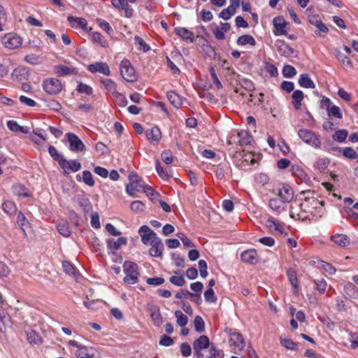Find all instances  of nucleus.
<instances>
[{"label": "nucleus", "mask_w": 358, "mask_h": 358, "mask_svg": "<svg viewBox=\"0 0 358 358\" xmlns=\"http://www.w3.org/2000/svg\"><path fill=\"white\" fill-rule=\"evenodd\" d=\"M236 10L228 6L227 8L223 9L219 14V17L224 20H227L231 17Z\"/></svg>", "instance_id": "obj_47"}, {"label": "nucleus", "mask_w": 358, "mask_h": 358, "mask_svg": "<svg viewBox=\"0 0 358 358\" xmlns=\"http://www.w3.org/2000/svg\"><path fill=\"white\" fill-rule=\"evenodd\" d=\"M315 289L320 293L324 294L327 288V282L324 280H315Z\"/></svg>", "instance_id": "obj_58"}, {"label": "nucleus", "mask_w": 358, "mask_h": 358, "mask_svg": "<svg viewBox=\"0 0 358 358\" xmlns=\"http://www.w3.org/2000/svg\"><path fill=\"white\" fill-rule=\"evenodd\" d=\"M236 138H238L237 142L241 146L249 145L252 140V136L245 130L238 132Z\"/></svg>", "instance_id": "obj_32"}, {"label": "nucleus", "mask_w": 358, "mask_h": 358, "mask_svg": "<svg viewBox=\"0 0 358 358\" xmlns=\"http://www.w3.org/2000/svg\"><path fill=\"white\" fill-rule=\"evenodd\" d=\"M120 74L124 80L127 82H134L137 79L134 68L131 66V62L127 59H124L120 65Z\"/></svg>", "instance_id": "obj_4"}, {"label": "nucleus", "mask_w": 358, "mask_h": 358, "mask_svg": "<svg viewBox=\"0 0 358 358\" xmlns=\"http://www.w3.org/2000/svg\"><path fill=\"white\" fill-rule=\"evenodd\" d=\"M280 344L285 347L286 349L296 350H297V344L294 342L290 338H280Z\"/></svg>", "instance_id": "obj_39"}, {"label": "nucleus", "mask_w": 358, "mask_h": 358, "mask_svg": "<svg viewBox=\"0 0 358 358\" xmlns=\"http://www.w3.org/2000/svg\"><path fill=\"white\" fill-rule=\"evenodd\" d=\"M282 73L284 77L290 78L296 76L297 71L294 66L287 64L284 66Z\"/></svg>", "instance_id": "obj_41"}, {"label": "nucleus", "mask_w": 358, "mask_h": 358, "mask_svg": "<svg viewBox=\"0 0 358 358\" xmlns=\"http://www.w3.org/2000/svg\"><path fill=\"white\" fill-rule=\"evenodd\" d=\"M264 68L266 72L268 73L271 77H275L278 76V69L273 64L265 62Z\"/></svg>", "instance_id": "obj_57"}, {"label": "nucleus", "mask_w": 358, "mask_h": 358, "mask_svg": "<svg viewBox=\"0 0 358 358\" xmlns=\"http://www.w3.org/2000/svg\"><path fill=\"white\" fill-rule=\"evenodd\" d=\"M275 46L278 53L281 56L289 57L294 53V50L283 41L277 40L275 42Z\"/></svg>", "instance_id": "obj_18"}, {"label": "nucleus", "mask_w": 358, "mask_h": 358, "mask_svg": "<svg viewBox=\"0 0 358 358\" xmlns=\"http://www.w3.org/2000/svg\"><path fill=\"white\" fill-rule=\"evenodd\" d=\"M1 41L6 48L13 50L21 46L22 40L16 34L8 33L2 37Z\"/></svg>", "instance_id": "obj_5"}, {"label": "nucleus", "mask_w": 358, "mask_h": 358, "mask_svg": "<svg viewBox=\"0 0 358 358\" xmlns=\"http://www.w3.org/2000/svg\"><path fill=\"white\" fill-rule=\"evenodd\" d=\"M167 98L170 103L176 108H178L182 104L181 97L174 92H167Z\"/></svg>", "instance_id": "obj_35"}, {"label": "nucleus", "mask_w": 358, "mask_h": 358, "mask_svg": "<svg viewBox=\"0 0 358 358\" xmlns=\"http://www.w3.org/2000/svg\"><path fill=\"white\" fill-rule=\"evenodd\" d=\"M43 88L45 92L50 94H56L62 90L61 81L57 78L45 79L43 83Z\"/></svg>", "instance_id": "obj_7"}, {"label": "nucleus", "mask_w": 358, "mask_h": 358, "mask_svg": "<svg viewBox=\"0 0 358 358\" xmlns=\"http://www.w3.org/2000/svg\"><path fill=\"white\" fill-rule=\"evenodd\" d=\"M145 204L141 201H134L131 203V210L136 213H141L144 210Z\"/></svg>", "instance_id": "obj_56"}, {"label": "nucleus", "mask_w": 358, "mask_h": 358, "mask_svg": "<svg viewBox=\"0 0 358 358\" xmlns=\"http://www.w3.org/2000/svg\"><path fill=\"white\" fill-rule=\"evenodd\" d=\"M76 355L79 358H92L94 356V351L92 348L80 346L78 347Z\"/></svg>", "instance_id": "obj_33"}, {"label": "nucleus", "mask_w": 358, "mask_h": 358, "mask_svg": "<svg viewBox=\"0 0 358 358\" xmlns=\"http://www.w3.org/2000/svg\"><path fill=\"white\" fill-rule=\"evenodd\" d=\"M48 152L55 160H57L58 162L59 165L61 159H65L64 156L59 154L57 150L52 145H50L48 147Z\"/></svg>", "instance_id": "obj_54"}, {"label": "nucleus", "mask_w": 358, "mask_h": 358, "mask_svg": "<svg viewBox=\"0 0 358 358\" xmlns=\"http://www.w3.org/2000/svg\"><path fill=\"white\" fill-rule=\"evenodd\" d=\"M57 227L59 233L64 237H69L71 235L69 224L66 220L59 221Z\"/></svg>", "instance_id": "obj_34"}, {"label": "nucleus", "mask_w": 358, "mask_h": 358, "mask_svg": "<svg viewBox=\"0 0 358 358\" xmlns=\"http://www.w3.org/2000/svg\"><path fill=\"white\" fill-rule=\"evenodd\" d=\"M77 110H80L85 113H88L94 110V106L90 103H78Z\"/></svg>", "instance_id": "obj_64"}, {"label": "nucleus", "mask_w": 358, "mask_h": 358, "mask_svg": "<svg viewBox=\"0 0 358 358\" xmlns=\"http://www.w3.org/2000/svg\"><path fill=\"white\" fill-rule=\"evenodd\" d=\"M150 317L155 325L159 326L162 324V317L159 308L154 309L151 313Z\"/></svg>", "instance_id": "obj_48"}, {"label": "nucleus", "mask_w": 358, "mask_h": 358, "mask_svg": "<svg viewBox=\"0 0 358 358\" xmlns=\"http://www.w3.org/2000/svg\"><path fill=\"white\" fill-rule=\"evenodd\" d=\"M287 275L288 277L289 281L292 285L294 292L297 294L299 291V282L296 271L292 268H289L287 271Z\"/></svg>", "instance_id": "obj_31"}, {"label": "nucleus", "mask_w": 358, "mask_h": 358, "mask_svg": "<svg viewBox=\"0 0 358 358\" xmlns=\"http://www.w3.org/2000/svg\"><path fill=\"white\" fill-rule=\"evenodd\" d=\"M204 298L207 302L214 303L217 301V297H216L215 292L212 288L208 289L204 292Z\"/></svg>", "instance_id": "obj_59"}, {"label": "nucleus", "mask_w": 358, "mask_h": 358, "mask_svg": "<svg viewBox=\"0 0 358 358\" xmlns=\"http://www.w3.org/2000/svg\"><path fill=\"white\" fill-rule=\"evenodd\" d=\"M87 69L92 73H100L105 76L110 75V70L108 65L105 62H97L88 65Z\"/></svg>", "instance_id": "obj_15"}, {"label": "nucleus", "mask_w": 358, "mask_h": 358, "mask_svg": "<svg viewBox=\"0 0 358 358\" xmlns=\"http://www.w3.org/2000/svg\"><path fill=\"white\" fill-rule=\"evenodd\" d=\"M150 245L149 254L154 257H159L162 255L164 250V245L162 240L157 236L156 238L151 240L148 244Z\"/></svg>", "instance_id": "obj_11"}, {"label": "nucleus", "mask_w": 358, "mask_h": 358, "mask_svg": "<svg viewBox=\"0 0 358 358\" xmlns=\"http://www.w3.org/2000/svg\"><path fill=\"white\" fill-rule=\"evenodd\" d=\"M293 100V106L296 110H299L301 107V102L304 99V94L301 90H294L292 95Z\"/></svg>", "instance_id": "obj_28"}, {"label": "nucleus", "mask_w": 358, "mask_h": 358, "mask_svg": "<svg viewBox=\"0 0 358 358\" xmlns=\"http://www.w3.org/2000/svg\"><path fill=\"white\" fill-rule=\"evenodd\" d=\"M66 138L69 143V149L73 152H80L85 148V145L77 135L73 133L66 134Z\"/></svg>", "instance_id": "obj_9"}, {"label": "nucleus", "mask_w": 358, "mask_h": 358, "mask_svg": "<svg viewBox=\"0 0 358 358\" xmlns=\"http://www.w3.org/2000/svg\"><path fill=\"white\" fill-rule=\"evenodd\" d=\"M300 212L292 204L290 206V216L292 217H297L299 220H317L318 217H322L324 211L322 201H319L314 196H307L299 204Z\"/></svg>", "instance_id": "obj_1"}, {"label": "nucleus", "mask_w": 358, "mask_h": 358, "mask_svg": "<svg viewBox=\"0 0 358 358\" xmlns=\"http://www.w3.org/2000/svg\"><path fill=\"white\" fill-rule=\"evenodd\" d=\"M55 73L59 76H66L69 75H76L78 71L73 66H67L59 64L54 66Z\"/></svg>", "instance_id": "obj_22"}, {"label": "nucleus", "mask_w": 358, "mask_h": 358, "mask_svg": "<svg viewBox=\"0 0 358 358\" xmlns=\"http://www.w3.org/2000/svg\"><path fill=\"white\" fill-rule=\"evenodd\" d=\"M101 83L104 85L106 89L110 92L113 95L115 92H117V85L116 83L112 80L111 79H102L101 80Z\"/></svg>", "instance_id": "obj_38"}, {"label": "nucleus", "mask_w": 358, "mask_h": 358, "mask_svg": "<svg viewBox=\"0 0 358 358\" xmlns=\"http://www.w3.org/2000/svg\"><path fill=\"white\" fill-rule=\"evenodd\" d=\"M145 135L148 140L152 144H158L162 138L161 131L157 127H153L150 129H147Z\"/></svg>", "instance_id": "obj_21"}, {"label": "nucleus", "mask_w": 358, "mask_h": 358, "mask_svg": "<svg viewBox=\"0 0 358 358\" xmlns=\"http://www.w3.org/2000/svg\"><path fill=\"white\" fill-rule=\"evenodd\" d=\"M83 181L90 187L94 186V180L90 171H83Z\"/></svg>", "instance_id": "obj_55"}, {"label": "nucleus", "mask_w": 358, "mask_h": 358, "mask_svg": "<svg viewBox=\"0 0 358 358\" xmlns=\"http://www.w3.org/2000/svg\"><path fill=\"white\" fill-rule=\"evenodd\" d=\"M298 83L299 85L303 88L314 89L315 87L314 82L308 73L301 74Z\"/></svg>", "instance_id": "obj_27"}, {"label": "nucleus", "mask_w": 358, "mask_h": 358, "mask_svg": "<svg viewBox=\"0 0 358 358\" xmlns=\"http://www.w3.org/2000/svg\"><path fill=\"white\" fill-rule=\"evenodd\" d=\"M138 234L141 238L142 243L146 245H148L151 240L157 237V234L146 225L140 227Z\"/></svg>", "instance_id": "obj_10"}, {"label": "nucleus", "mask_w": 358, "mask_h": 358, "mask_svg": "<svg viewBox=\"0 0 358 358\" xmlns=\"http://www.w3.org/2000/svg\"><path fill=\"white\" fill-rule=\"evenodd\" d=\"M67 20L73 28H81L86 32H90L92 29L91 27H87V21L83 17L69 16Z\"/></svg>", "instance_id": "obj_16"}, {"label": "nucleus", "mask_w": 358, "mask_h": 358, "mask_svg": "<svg viewBox=\"0 0 358 358\" xmlns=\"http://www.w3.org/2000/svg\"><path fill=\"white\" fill-rule=\"evenodd\" d=\"M96 22L98 24V25L103 31H105L108 35H111L113 33V30L108 22H106L101 18H97L96 20Z\"/></svg>", "instance_id": "obj_42"}, {"label": "nucleus", "mask_w": 358, "mask_h": 358, "mask_svg": "<svg viewBox=\"0 0 358 358\" xmlns=\"http://www.w3.org/2000/svg\"><path fill=\"white\" fill-rule=\"evenodd\" d=\"M2 208L4 212L10 215L15 213L17 210L15 203L10 201H5L2 205Z\"/></svg>", "instance_id": "obj_44"}, {"label": "nucleus", "mask_w": 358, "mask_h": 358, "mask_svg": "<svg viewBox=\"0 0 358 358\" xmlns=\"http://www.w3.org/2000/svg\"><path fill=\"white\" fill-rule=\"evenodd\" d=\"M329 164V160L327 158H320L315 162L314 167L320 171H323L327 168Z\"/></svg>", "instance_id": "obj_46"}, {"label": "nucleus", "mask_w": 358, "mask_h": 358, "mask_svg": "<svg viewBox=\"0 0 358 358\" xmlns=\"http://www.w3.org/2000/svg\"><path fill=\"white\" fill-rule=\"evenodd\" d=\"M92 40L94 43H98L103 48L108 47V42L103 37V36L97 31H94L91 34Z\"/></svg>", "instance_id": "obj_37"}, {"label": "nucleus", "mask_w": 358, "mask_h": 358, "mask_svg": "<svg viewBox=\"0 0 358 358\" xmlns=\"http://www.w3.org/2000/svg\"><path fill=\"white\" fill-rule=\"evenodd\" d=\"M294 194L292 187L287 184H284L278 189V196L282 201L287 203L292 201Z\"/></svg>", "instance_id": "obj_14"}, {"label": "nucleus", "mask_w": 358, "mask_h": 358, "mask_svg": "<svg viewBox=\"0 0 358 358\" xmlns=\"http://www.w3.org/2000/svg\"><path fill=\"white\" fill-rule=\"evenodd\" d=\"M308 20L310 24L315 26L317 28V29L315 31V34L317 36H324V34L328 33L329 29L322 22L319 15H310L308 17Z\"/></svg>", "instance_id": "obj_8"}, {"label": "nucleus", "mask_w": 358, "mask_h": 358, "mask_svg": "<svg viewBox=\"0 0 358 358\" xmlns=\"http://www.w3.org/2000/svg\"><path fill=\"white\" fill-rule=\"evenodd\" d=\"M343 155L348 159H355L357 157V154L355 150L350 147H346L343 150Z\"/></svg>", "instance_id": "obj_60"}, {"label": "nucleus", "mask_w": 358, "mask_h": 358, "mask_svg": "<svg viewBox=\"0 0 358 358\" xmlns=\"http://www.w3.org/2000/svg\"><path fill=\"white\" fill-rule=\"evenodd\" d=\"M27 340L31 344H39L41 343V338L35 331H31L27 333Z\"/></svg>", "instance_id": "obj_50"}, {"label": "nucleus", "mask_w": 358, "mask_h": 358, "mask_svg": "<svg viewBox=\"0 0 358 358\" xmlns=\"http://www.w3.org/2000/svg\"><path fill=\"white\" fill-rule=\"evenodd\" d=\"M210 341L207 336L202 335L193 343V350H203L209 347Z\"/></svg>", "instance_id": "obj_26"}, {"label": "nucleus", "mask_w": 358, "mask_h": 358, "mask_svg": "<svg viewBox=\"0 0 358 358\" xmlns=\"http://www.w3.org/2000/svg\"><path fill=\"white\" fill-rule=\"evenodd\" d=\"M348 137V131L346 129H340L336 131L333 138L338 142H343Z\"/></svg>", "instance_id": "obj_53"}, {"label": "nucleus", "mask_w": 358, "mask_h": 358, "mask_svg": "<svg viewBox=\"0 0 358 358\" xmlns=\"http://www.w3.org/2000/svg\"><path fill=\"white\" fill-rule=\"evenodd\" d=\"M123 271L125 275L123 281L128 285H134L138 282L140 272L138 266L132 262L126 261L123 264Z\"/></svg>", "instance_id": "obj_2"}, {"label": "nucleus", "mask_w": 358, "mask_h": 358, "mask_svg": "<svg viewBox=\"0 0 358 358\" xmlns=\"http://www.w3.org/2000/svg\"><path fill=\"white\" fill-rule=\"evenodd\" d=\"M76 90L80 93L85 94L87 95H91L93 92V90L90 85L83 83H80L78 85Z\"/></svg>", "instance_id": "obj_52"}, {"label": "nucleus", "mask_w": 358, "mask_h": 358, "mask_svg": "<svg viewBox=\"0 0 358 358\" xmlns=\"http://www.w3.org/2000/svg\"><path fill=\"white\" fill-rule=\"evenodd\" d=\"M299 138L306 144L319 149L321 148L322 143L320 136L311 130L301 129L298 131Z\"/></svg>", "instance_id": "obj_3"}, {"label": "nucleus", "mask_w": 358, "mask_h": 358, "mask_svg": "<svg viewBox=\"0 0 358 358\" xmlns=\"http://www.w3.org/2000/svg\"><path fill=\"white\" fill-rule=\"evenodd\" d=\"M327 114L329 116H333L338 119H341L343 117V115L339 107L335 105H331V106L327 110Z\"/></svg>", "instance_id": "obj_51"}, {"label": "nucleus", "mask_w": 358, "mask_h": 358, "mask_svg": "<svg viewBox=\"0 0 358 358\" xmlns=\"http://www.w3.org/2000/svg\"><path fill=\"white\" fill-rule=\"evenodd\" d=\"M60 166L63 169L64 174H69V171L77 172L81 169L80 163L76 159L66 160V159H62Z\"/></svg>", "instance_id": "obj_12"}, {"label": "nucleus", "mask_w": 358, "mask_h": 358, "mask_svg": "<svg viewBox=\"0 0 358 358\" xmlns=\"http://www.w3.org/2000/svg\"><path fill=\"white\" fill-rule=\"evenodd\" d=\"M175 316L177 318V324L180 327H184L187 324V317L185 315H184L180 310H176Z\"/></svg>", "instance_id": "obj_43"}, {"label": "nucleus", "mask_w": 358, "mask_h": 358, "mask_svg": "<svg viewBox=\"0 0 358 358\" xmlns=\"http://www.w3.org/2000/svg\"><path fill=\"white\" fill-rule=\"evenodd\" d=\"M24 60L32 65L38 64L41 62L40 57L35 54H31L26 55L24 57Z\"/></svg>", "instance_id": "obj_62"}, {"label": "nucleus", "mask_w": 358, "mask_h": 358, "mask_svg": "<svg viewBox=\"0 0 358 358\" xmlns=\"http://www.w3.org/2000/svg\"><path fill=\"white\" fill-rule=\"evenodd\" d=\"M12 190L15 196L23 197L30 196L29 191L22 184L17 183L13 185Z\"/></svg>", "instance_id": "obj_30"}, {"label": "nucleus", "mask_w": 358, "mask_h": 358, "mask_svg": "<svg viewBox=\"0 0 358 358\" xmlns=\"http://www.w3.org/2000/svg\"><path fill=\"white\" fill-rule=\"evenodd\" d=\"M331 240L341 247H345L350 244V239L345 234H337L331 236Z\"/></svg>", "instance_id": "obj_29"}, {"label": "nucleus", "mask_w": 358, "mask_h": 358, "mask_svg": "<svg viewBox=\"0 0 358 358\" xmlns=\"http://www.w3.org/2000/svg\"><path fill=\"white\" fill-rule=\"evenodd\" d=\"M116 103L120 107H124L127 104V100L124 95L117 92L113 94Z\"/></svg>", "instance_id": "obj_49"}, {"label": "nucleus", "mask_w": 358, "mask_h": 358, "mask_svg": "<svg viewBox=\"0 0 358 358\" xmlns=\"http://www.w3.org/2000/svg\"><path fill=\"white\" fill-rule=\"evenodd\" d=\"M195 330L198 333H202L205 331V323L201 316H196L194 320Z\"/></svg>", "instance_id": "obj_45"}, {"label": "nucleus", "mask_w": 358, "mask_h": 358, "mask_svg": "<svg viewBox=\"0 0 358 358\" xmlns=\"http://www.w3.org/2000/svg\"><path fill=\"white\" fill-rule=\"evenodd\" d=\"M156 170H157V173L162 178H163L164 180H166L169 178V175L168 173V171L162 167V166L158 160H157V162H156Z\"/></svg>", "instance_id": "obj_61"}, {"label": "nucleus", "mask_w": 358, "mask_h": 358, "mask_svg": "<svg viewBox=\"0 0 358 358\" xmlns=\"http://www.w3.org/2000/svg\"><path fill=\"white\" fill-rule=\"evenodd\" d=\"M266 226L272 233L282 234L285 233L284 225L273 217H269L266 222Z\"/></svg>", "instance_id": "obj_19"}, {"label": "nucleus", "mask_w": 358, "mask_h": 358, "mask_svg": "<svg viewBox=\"0 0 358 358\" xmlns=\"http://www.w3.org/2000/svg\"><path fill=\"white\" fill-rule=\"evenodd\" d=\"M134 41L135 43L139 46V49L143 50L144 52H147L150 50L149 45L146 44L142 38L136 36L134 37Z\"/></svg>", "instance_id": "obj_63"}, {"label": "nucleus", "mask_w": 358, "mask_h": 358, "mask_svg": "<svg viewBox=\"0 0 358 358\" xmlns=\"http://www.w3.org/2000/svg\"><path fill=\"white\" fill-rule=\"evenodd\" d=\"M143 189L145 192L149 193V192H153V189L145 185V182L141 183H129L126 186V192L127 193L134 197L136 192H139Z\"/></svg>", "instance_id": "obj_13"}, {"label": "nucleus", "mask_w": 358, "mask_h": 358, "mask_svg": "<svg viewBox=\"0 0 358 358\" xmlns=\"http://www.w3.org/2000/svg\"><path fill=\"white\" fill-rule=\"evenodd\" d=\"M175 33L183 40L192 43L194 41V34L185 27L175 28Z\"/></svg>", "instance_id": "obj_25"}, {"label": "nucleus", "mask_w": 358, "mask_h": 358, "mask_svg": "<svg viewBox=\"0 0 358 358\" xmlns=\"http://www.w3.org/2000/svg\"><path fill=\"white\" fill-rule=\"evenodd\" d=\"M229 344L234 353L241 352L245 347L244 338L241 333L234 332L230 334Z\"/></svg>", "instance_id": "obj_6"}, {"label": "nucleus", "mask_w": 358, "mask_h": 358, "mask_svg": "<svg viewBox=\"0 0 358 358\" xmlns=\"http://www.w3.org/2000/svg\"><path fill=\"white\" fill-rule=\"evenodd\" d=\"M62 267L64 272L71 276H76L77 271L74 266L69 262L64 261L62 263Z\"/></svg>", "instance_id": "obj_40"}, {"label": "nucleus", "mask_w": 358, "mask_h": 358, "mask_svg": "<svg viewBox=\"0 0 358 358\" xmlns=\"http://www.w3.org/2000/svg\"><path fill=\"white\" fill-rule=\"evenodd\" d=\"M237 44L238 45H245L248 44L252 46H255L256 45V41L251 35L245 34L238 38Z\"/></svg>", "instance_id": "obj_36"}, {"label": "nucleus", "mask_w": 358, "mask_h": 358, "mask_svg": "<svg viewBox=\"0 0 358 358\" xmlns=\"http://www.w3.org/2000/svg\"><path fill=\"white\" fill-rule=\"evenodd\" d=\"M127 243V239L125 237H120L117 240L113 239L107 240V247L109 250H113L114 252L120 248L122 245H125Z\"/></svg>", "instance_id": "obj_23"}, {"label": "nucleus", "mask_w": 358, "mask_h": 358, "mask_svg": "<svg viewBox=\"0 0 358 358\" xmlns=\"http://www.w3.org/2000/svg\"><path fill=\"white\" fill-rule=\"evenodd\" d=\"M241 257L243 262L250 264H255L259 260L257 252L255 249H250L243 251Z\"/></svg>", "instance_id": "obj_20"}, {"label": "nucleus", "mask_w": 358, "mask_h": 358, "mask_svg": "<svg viewBox=\"0 0 358 358\" xmlns=\"http://www.w3.org/2000/svg\"><path fill=\"white\" fill-rule=\"evenodd\" d=\"M273 27L275 30L273 34L275 36L287 35L286 27L287 22L282 17H276L273 20Z\"/></svg>", "instance_id": "obj_17"}, {"label": "nucleus", "mask_w": 358, "mask_h": 358, "mask_svg": "<svg viewBox=\"0 0 358 358\" xmlns=\"http://www.w3.org/2000/svg\"><path fill=\"white\" fill-rule=\"evenodd\" d=\"M268 204L269 207L278 214L285 210V203L278 197L271 199Z\"/></svg>", "instance_id": "obj_24"}]
</instances>
